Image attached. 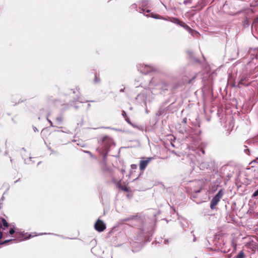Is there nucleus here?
I'll return each instance as SVG.
<instances>
[{
    "label": "nucleus",
    "instance_id": "f257e3e1",
    "mask_svg": "<svg viewBox=\"0 0 258 258\" xmlns=\"http://www.w3.org/2000/svg\"><path fill=\"white\" fill-rule=\"evenodd\" d=\"M113 145L112 140L108 137H104L102 140V147L99 149V152L102 154L104 161L107 157L109 148Z\"/></svg>",
    "mask_w": 258,
    "mask_h": 258
},
{
    "label": "nucleus",
    "instance_id": "f03ea898",
    "mask_svg": "<svg viewBox=\"0 0 258 258\" xmlns=\"http://www.w3.org/2000/svg\"><path fill=\"white\" fill-rule=\"evenodd\" d=\"M223 195L222 189H220L218 193L213 198L210 202V208L214 209Z\"/></svg>",
    "mask_w": 258,
    "mask_h": 258
},
{
    "label": "nucleus",
    "instance_id": "7ed1b4c3",
    "mask_svg": "<svg viewBox=\"0 0 258 258\" xmlns=\"http://www.w3.org/2000/svg\"><path fill=\"white\" fill-rule=\"evenodd\" d=\"M138 70L142 74H147L154 70L152 66L140 64L138 66Z\"/></svg>",
    "mask_w": 258,
    "mask_h": 258
},
{
    "label": "nucleus",
    "instance_id": "20e7f679",
    "mask_svg": "<svg viewBox=\"0 0 258 258\" xmlns=\"http://www.w3.org/2000/svg\"><path fill=\"white\" fill-rule=\"evenodd\" d=\"M150 83L152 84H155V86H158L160 89L163 90H165L167 89L168 84L163 80H160L158 83L155 84L154 79H152L151 80H150Z\"/></svg>",
    "mask_w": 258,
    "mask_h": 258
},
{
    "label": "nucleus",
    "instance_id": "39448f33",
    "mask_svg": "<svg viewBox=\"0 0 258 258\" xmlns=\"http://www.w3.org/2000/svg\"><path fill=\"white\" fill-rule=\"evenodd\" d=\"M95 229L98 232H102L106 228L105 223L100 219H98L94 225Z\"/></svg>",
    "mask_w": 258,
    "mask_h": 258
},
{
    "label": "nucleus",
    "instance_id": "423d86ee",
    "mask_svg": "<svg viewBox=\"0 0 258 258\" xmlns=\"http://www.w3.org/2000/svg\"><path fill=\"white\" fill-rule=\"evenodd\" d=\"M172 23H174L177 25L180 26L181 27L184 28L185 29L187 30L189 32H191L192 31L191 29L186 24L180 21L177 18H173V20L171 21Z\"/></svg>",
    "mask_w": 258,
    "mask_h": 258
},
{
    "label": "nucleus",
    "instance_id": "0eeeda50",
    "mask_svg": "<svg viewBox=\"0 0 258 258\" xmlns=\"http://www.w3.org/2000/svg\"><path fill=\"white\" fill-rule=\"evenodd\" d=\"M147 92L146 91H143L141 93L139 94L136 98V100L139 103H143L146 104L147 100Z\"/></svg>",
    "mask_w": 258,
    "mask_h": 258
},
{
    "label": "nucleus",
    "instance_id": "6e6552de",
    "mask_svg": "<svg viewBox=\"0 0 258 258\" xmlns=\"http://www.w3.org/2000/svg\"><path fill=\"white\" fill-rule=\"evenodd\" d=\"M153 159V157H148L145 160H141L140 162V169L144 171L149 163Z\"/></svg>",
    "mask_w": 258,
    "mask_h": 258
},
{
    "label": "nucleus",
    "instance_id": "1a4fd4ad",
    "mask_svg": "<svg viewBox=\"0 0 258 258\" xmlns=\"http://www.w3.org/2000/svg\"><path fill=\"white\" fill-rule=\"evenodd\" d=\"M132 9H135L137 11L139 12L140 13H143L144 14V12H145V9L143 8H139V9L137 8V5L136 4H134L131 6ZM150 10H147L146 12L149 13Z\"/></svg>",
    "mask_w": 258,
    "mask_h": 258
},
{
    "label": "nucleus",
    "instance_id": "9d476101",
    "mask_svg": "<svg viewBox=\"0 0 258 258\" xmlns=\"http://www.w3.org/2000/svg\"><path fill=\"white\" fill-rule=\"evenodd\" d=\"M247 79L246 78L244 77V78H241L240 81H239V83H238V86L239 87L240 85H244V86H248V84H249V83H247Z\"/></svg>",
    "mask_w": 258,
    "mask_h": 258
},
{
    "label": "nucleus",
    "instance_id": "9b49d317",
    "mask_svg": "<svg viewBox=\"0 0 258 258\" xmlns=\"http://www.w3.org/2000/svg\"><path fill=\"white\" fill-rule=\"evenodd\" d=\"M100 79L99 76H98L96 74L95 75V77L93 80L94 83L95 84H98L100 83Z\"/></svg>",
    "mask_w": 258,
    "mask_h": 258
},
{
    "label": "nucleus",
    "instance_id": "f8f14e48",
    "mask_svg": "<svg viewBox=\"0 0 258 258\" xmlns=\"http://www.w3.org/2000/svg\"><path fill=\"white\" fill-rule=\"evenodd\" d=\"M150 0H142L141 1V6L142 8H143L144 9L145 7H146L149 2Z\"/></svg>",
    "mask_w": 258,
    "mask_h": 258
},
{
    "label": "nucleus",
    "instance_id": "ddd939ff",
    "mask_svg": "<svg viewBox=\"0 0 258 258\" xmlns=\"http://www.w3.org/2000/svg\"><path fill=\"white\" fill-rule=\"evenodd\" d=\"M152 17L156 19H162L164 20H167V19L163 17L159 16V15H152Z\"/></svg>",
    "mask_w": 258,
    "mask_h": 258
},
{
    "label": "nucleus",
    "instance_id": "4468645a",
    "mask_svg": "<svg viewBox=\"0 0 258 258\" xmlns=\"http://www.w3.org/2000/svg\"><path fill=\"white\" fill-rule=\"evenodd\" d=\"M187 53L188 55V56L191 57V58H193L194 59V60L196 61V62H199V60L198 59V58H194L193 57V52L192 51H190V50H188L187 51Z\"/></svg>",
    "mask_w": 258,
    "mask_h": 258
},
{
    "label": "nucleus",
    "instance_id": "2eb2a0df",
    "mask_svg": "<svg viewBox=\"0 0 258 258\" xmlns=\"http://www.w3.org/2000/svg\"><path fill=\"white\" fill-rule=\"evenodd\" d=\"M244 253L243 251H240L236 255V258H244Z\"/></svg>",
    "mask_w": 258,
    "mask_h": 258
},
{
    "label": "nucleus",
    "instance_id": "dca6fc26",
    "mask_svg": "<svg viewBox=\"0 0 258 258\" xmlns=\"http://www.w3.org/2000/svg\"><path fill=\"white\" fill-rule=\"evenodd\" d=\"M2 223L3 225L6 227H8L9 225L8 222L4 218H2Z\"/></svg>",
    "mask_w": 258,
    "mask_h": 258
},
{
    "label": "nucleus",
    "instance_id": "f3484780",
    "mask_svg": "<svg viewBox=\"0 0 258 258\" xmlns=\"http://www.w3.org/2000/svg\"><path fill=\"white\" fill-rule=\"evenodd\" d=\"M63 120L62 117L61 116H58L56 118V120L58 124L60 123Z\"/></svg>",
    "mask_w": 258,
    "mask_h": 258
},
{
    "label": "nucleus",
    "instance_id": "a211bd4d",
    "mask_svg": "<svg viewBox=\"0 0 258 258\" xmlns=\"http://www.w3.org/2000/svg\"><path fill=\"white\" fill-rule=\"evenodd\" d=\"M16 240L15 239H9V240H6L0 243V244H5L6 243H7L8 242H10V241H15Z\"/></svg>",
    "mask_w": 258,
    "mask_h": 258
},
{
    "label": "nucleus",
    "instance_id": "6ab92c4d",
    "mask_svg": "<svg viewBox=\"0 0 258 258\" xmlns=\"http://www.w3.org/2000/svg\"><path fill=\"white\" fill-rule=\"evenodd\" d=\"M209 165L206 163H202L200 164V168H208Z\"/></svg>",
    "mask_w": 258,
    "mask_h": 258
},
{
    "label": "nucleus",
    "instance_id": "aec40b11",
    "mask_svg": "<svg viewBox=\"0 0 258 258\" xmlns=\"http://www.w3.org/2000/svg\"><path fill=\"white\" fill-rule=\"evenodd\" d=\"M252 198L258 197V189L256 190L252 195Z\"/></svg>",
    "mask_w": 258,
    "mask_h": 258
},
{
    "label": "nucleus",
    "instance_id": "412c9836",
    "mask_svg": "<svg viewBox=\"0 0 258 258\" xmlns=\"http://www.w3.org/2000/svg\"><path fill=\"white\" fill-rule=\"evenodd\" d=\"M15 232V230L13 228H11L9 230V233L11 235L13 234Z\"/></svg>",
    "mask_w": 258,
    "mask_h": 258
},
{
    "label": "nucleus",
    "instance_id": "4be33fe9",
    "mask_svg": "<svg viewBox=\"0 0 258 258\" xmlns=\"http://www.w3.org/2000/svg\"><path fill=\"white\" fill-rule=\"evenodd\" d=\"M137 168V165L136 164H132L131 165V168L132 169H136Z\"/></svg>",
    "mask_w": 258,
    "mask_h": 258
},
{
    "label": "nucleus",
    "instance_id": "5701e85b",
    "mask_svg": "<svg viewBox=\"0 0 258 258\" xmlns=\"http://www.w3.org/2000/svg\"><path fill=\"white\" fill-rule=\"evenodd\" d=\"M47 121L49 122L51 126H53L52 122L49 120L48 118L47 119Z\"/></svg>",
    "mask_w": 258,
    "mask_h": 258
},
{
    "label": "nucleus",
    "instance_id": "b1692460",
    "mask_svg": "<svg viewBox=\"0 0 258 258\" xmlns=\"http://www.w3.org/2000/svg\"><path fill=\"white\" fill-rule=\"evenodd\" d=\"M33 130H34V131L35 132H38V130H37V128L35 126H34L33 127Z\"/></svg>",
    "mask_w": 258,
    "mask_h": 258
},
{
    "label": "nucleus",
    "instance_id": "393cba45",
    "mask_svg": "<svg viewBox=\"0 0 258 258\" xmlns=\"http://www.w3.org/2000/svg\"><path fill=\"white\" fill-rule=\"evenodd\" d=\"M3 233L2 232H0V239L3 238Z\"/></svg>",
    "mask_w": 258,
    "mask_h": 258
},
{
    "label": "nucleus",
    "instance_id": "a878e982",
    "mask_svg": "<svg viewBox=\"0 0 258 258\" xmlns=\"http://www.w3.org/2000/svg\"><path fill=\"white\" fill-rule=\"evenodd\" d=\"M86 153H87L89 154H90V156L93 157V155H92V154H91V153L90 152H89V151H86Z\"/></svg>",
    "mask_w": 258,
    "mask_h": 258
},
{
    "label": "nucleus",
    "instance_id": "bb28decb",
    "mask_svg": "<svg viewBox=\"0 0 258 258\" xmlns=\"http://www.w3.org/2000/svg\"><path fill=\"white\" fill-rule=\"evenodd\" d=\"M126 115V113H125V112L124 111H122V115H123V116H124V115Z\"/></svg>",
    "mask_w": 258,
    "mask_h": 258
},
{
    "label": "nucleus",
    "instance_id": "cd10ccee",
    "mask_svg": "<svg viewBox=\"0 0 258 258\" xmlns=\"http://www.w3.org/2000/svg\"><path fill=\"white\" fill-rule=\"evenodd\" d=\"M124 88L121 89L120 90V92H124Z\"/></svg>",
    "mask_w": 258,
    "mask_h": 258
},
{
    "label": "nucleus",
    "instance_id": "c85d7f7f",
    "mask_svg": "<svg viewBox=\"0 0 258 258\" xmlns=\"http://www.w3.org/2000/svg\"><path fill=\"white\" fill-rule=\"evenodd\" d=\"M181 224L182 227L183 228L186 226L185 225H184L183 224H182V223H181Z\"/></svg>",
    "mask_w": 258,
    "mask_h": 258
},
{
    "label": "nucleus",
    "instance_id": "c756f323",
    "mask_svg": "<svg viewBox=\"0 0 258 258\" xmlns=\"http://www.w3.org/2000/svg\"><path fill=\"white\" fill-rule=\"evenodd\" d=\"M47 234V233H40L39 234H38V235H43V234Z\"/></svg>",
    "mask_w": 258,
    "mask_h": 258
},
{
    "label": "nucleus",
    "instance_id": "7c9ffc66",
    "mask_svg": "<svg viewBox=\"0 0 258 258\" xmlns=\"http://www.w3.org/2000/svg\"><path fill=\"white\" fill-rule=\"evenodd\" d=\"M122 189L124 191H127V188L126 187H125V188H122Z\"/></svg>",
    "mask_w": 258,
    "mask_h": 258
},
{
    "label": "nucleus",
    "instance_id": "2f4dec72",
    "mask_svg": "<svg viewBox=\"0 0 258 258\" xmlns=\"http://www.w3.org/2000/svg\"><path fill=\"white\" fill-rule=\"evenodd\" d=\"M168 242V240H165V241H164V243H165V244H166V243H167Z\"/></svg>",
    "mask_w": 258,
    "mask_h": 258
},
{
    "label": "nucleus",
    "instance_id": "473e14b6",
    "mask_svg": "<svg viewBox=\"0 0 258 258\" xmlns=\"http://www.w3.org/2000/svg\"><path fill=\"white\" fill-rule=\"evenodd\" d=\"M8 154V151H6L5 153V155H7Z\"/></svg>",
    "mask_w": 258,
    "mask_h": 258
},
{
    "label": "nucleus",
    "instance_id": "72a5a7b5",
    "mask_svg": "<svg viewBox=\"0 0 258 258\" xmlns=\"http://www.w3.org/2000/svg\"><path fill=\"white\" fill-rule=\"evenodd\" d=\"M22 150L25 152L26 151V149L24 148H22Z\"/></svg>",
    "mask_w": 258,
    "mask_h": 258
},
{
    "label": "nucleus",
    "instance_id": "f704fd0d",
    "mask_svg": "<svg viewBox=\"0 0 258 258\" xmlns=\"http://www.w3.org/2000/svg\"><path fill=\"white\" fill-rule=\"evenodd\" d=\"M143 234H145L146 233V232L145 230H143Z\"/></svg>",
    "mask_w": 258,
    "mask_h": 258
},
{
    "label": "nucleus",
    "instance_id": "c9c22d12",
    "mask_svg": "<svg viewBox=\"0 0 258 258\" xmlns=\"http://www.w3.org/2000/svg\"><path fill=\"white\" fill-rule=\"evenodd\" d=\"M77 101H79V102H81V103H82V102H83L82 101L79 100V98L77 99Z\"/></svg>",
    "mask_w": 258,
    "mask_h": 258
},
{
    "label": "nucleus",
    "instance_id": "e433bc0d",
    "mask_svg": "<svg viewBox=\"0 0 258 258\" xmlns=\"http://www.w3.org/2000/svg\"><path fill=\"white\" fill-rule=\"evenodd\" d=\"M247 150H248V149H245V150H244V151H245V152L246 154H247V153L246 152V151H247Z\"/></svg>",
    "mask_w": 258,
    "mask_h": 258
},
{
    "label": "nucleus",
    "instance_id": "4c0bfd02",
    "mask_svg": "<svg viewBox=\"0 0 258 258\" xmlns=\"http://www.w3.org/2000/svg\"><path fill=\"white\" fill-rule=\"evenodd\" d=\"M196 192H200V190H198L197 191H196Z\"/></svg>",
    "mask_w": 258,
    "mask_h": 258
},
{
    "label": "nucleus",
    "instance_id": "58836bf2",
    "mask_svg": "<svg viewBox=\"0 0 258 258\" xmlns=\"http://www.w3.org/2000/svg\"><path fill=\"white\" fill-rule=\"evenodd\" d=\"M202 153H203V154H204V153H205V151H204V150H202Z\"/></svg>",
    "mask_w": 258,
    "mask_h": 258
},
{
    "label": "nucleus",
    "instance_id": "ea45409f",
    "mask_svg": "<svg viewBox=\"0 0 258 258\" xmlns=\"http://www.w3.org/2000/svg\"><path fill=\"white\" fill-rule=\"evenodd\" d=\"M90 104H88V107L89 108V107H90Z\"/></svg>",
    "mask_w": 258,
    "mask_h": 258
},
{
    "label": "nucleus",
    "instance_id": "a19ab883",
    "mask_svg": "<svg viewBox=\"0 0 258 258\" xmlns=\"http://www.w3.org/2000/svg\"><path fill=\"white\" fill-rule=\"evenodd\" d=\"M186 3H187V1H185L184 2V4H186Z\"/></svg>",
    "mask_w": 258,
    "mask_h": 258
},
{
    "label": "nucleus",
    "instance_id": "79ce46f5",
    "mask_svg": "<svg viewBox=\"0 0 258 258\" xmlns=\"http://www.w3.org/2000/svg\"><path fill=\"white\" fill-rule=\"evenodd\" d=\"M75 107L76 109L78 108L77 106H75Z\"/></svg>",
    "mask_w": 258,
    "mask_h": 258
},
{
    "label": "nucleus",
    "instance_id": "37998d69",
    "mask_svg": "<svg viewBox=\"0 0 258 258\" xmlns=\"http://www.w3.org/2000/svg\"><path fill=\"white\" fill-rule=\"evenodd\" d=\"M10 161L11 162H12V159L11 158L10 159Z\"/></svg>",
    "mask_w": 258,
    "mask_h": 258
},
{
    "label": "nucleus",
    "instance_id": "c03bdc74",
    "mask_svg": "<svg viewBox=\"0 0 258 258\" xmlns=\"http://www.w3.org/2000/svg\"><path fill=\"white\" fill-rule=\"evenodd\" d=\"M172 152L175 153V152L174 151H172Z\"/></svg>",
    "mask_w": 258,
    "mask_h": 258
},
{
    "label": "nucleus",
    "instance_id": "a18cd8bd",
    "mask_svg": "<svg viewBox=\"0 0 258 258\" xmlns=\"http://www.w3.org/2000/svg\"><path fill=\"white\" fill-rule=\"evenodd\" d=\"M147 17H149V16L148 15H146Z\"/></svg>",
    "mask_w": 258,
    "mask_h": 258
},
{
    "label": "nucleus",
    "instance_id": "49530a36",
    "mask_svg": "<svg viewBox=\"0 0 258 258\" xmlns=\"http://www.w3.org/2000/svg\"><path fill=\"white\" fill-rule=\"evenodd\" d=\"M48 234H52V233H48Z\"/></svg>",
    "mask_w": 258,
    "mask_h": 258
}]
</instances>
